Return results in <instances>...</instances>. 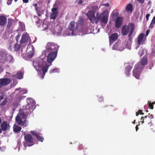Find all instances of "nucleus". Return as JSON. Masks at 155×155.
<instances>
[{
    "label": "nucleus",
    "instance_id": "1",
    "mask_svg": "<svg viewBox=\"0 0 155 155\" xmlns=\"http://www.w3.org/2000/svg\"><path fill=\"white\" fill-rule=\"evenodd\" d=\"M95 12L91 11H89L87 14L88 18L92 23L97 24L99 20L101 19V22L104 24H107L108 21V13L107 10L104 11L101 14L98 12L96 13V16L95 17Z\"/></svg>",
    "mask_w": 155,
    "mask_h": 155
},
{
    "label": "nucleus",
    "instance_id": "2",
    "mask_svg": "<svg viewBox=\"0 0 155 155\" xmlns=\"http://www.w3.org/2000/svg\"><path fill=\"white\" fill-rule=\"evenodd\" d=\"M33 66L36 70L38 67L39 68H41L43 73L44 75L47 72L49 66L50 65H48L47 62H45L43 60H41L40 61H35L33 62Z\"/></svg>",
    "mask_w": 155,
    "mask_h": 155
},
{
    "label": "nucleus",
    "instance_id": "3",
    "mask_svg": "<svg viewBox=\"0 0 155 155\" xmlns=\"http://www.w3.org/2000/svg\"><path fill=\"white\" fill-rule=\"evenodd\" d=\"M134 28V25L132 23H129L128 25H124L121 28V33L123 36L127 35L129 32L128 37H130L133 33Z\"/></svg>",
    "mask_w": 155,
    "mask_h": 155
},
{
    "label": "nucleus",
    "instance_id": "4",
    "mask_svg": "<svg viewBox=\"0 0 155 155\" xmlns=\"http://www.w3.org/2000/svg\"><path fill=\"white\" fill-rule=\"evenodd\" d=\"M27 104L23 107V111L26 113L32 112L35 108V103L32 99L29 98L27 100Z\"/></svg>",
    "mask_w": 155,
    "mask_h": 155
},
{
    "label": "nucleus",
    "instance_id": "5",
    "mask_svg": "<svg viewBox=\"0 0 155 155\" xmlns=\"http://www.w3.org/2000/svg\"><path fill=\"white\" fill-rule=\"evenodd\" d=\"M143 68L139 63L136 64L135 65L133 71V75L136 79H139L141 72Z\"/></svg>",
    "mask_w": 155,
    "mask_h": 155
},
{
    "label": "nucleus",
    "instance_id": "6",
    "mask_svg": "<svg viewBox=\"0 0 155 155\" xmlns=\"http://www.w3.org/2000/svg\"><path fill=\"white\" fill-rule=\"evenodd\" d=\"M59 47V46L51 42H48L45 46L46 50L48 52H58Z\"/></svg>",
    "mask_w": 155,
    "mask_h": 155
},
{
    "label": "nucleus",
    "instance_id": "7",
    "mask_svg": "<svg viewBox=\"0 0 155 155\" xmlns=\"http://www.w3.org/2000/svg\"><path fill=\"white\" fill-rule=\"evenodd\" d=\"M58 52L52 51L47 56V61L48 63H51L55 59L57 55Z\"/></svg>",
    "mask_w": 155,
    "mask_h": 155
},
{
    "label": "nucleus",
    "instance_id": "8",
    "mask_svg": "<svg viewBox=\"0 0 155 155\" xmlns=\"http://www.w3.org/2000/svg\"><path fill=\"white\" fill-rule=\"evenodd\" d=\"M125 44L117 41L113 47V49L115 50L122 51L125 48Z\"/></svg>",
    "mask_w": 155,
    "mask_h": 155
},
{
    "label": "nucleus",
    "instance_id": "9",
    "mask_svg": "<svg viewBox=\"0 0 155 155\" xmlns=\"http://www.w3.org/2000/svg\"><path fill=\"white\" fill-rule=\"evenodd\" d=\"M68 28L70 30L72 31L71 35H73L74 31L77 30L78 27V24L74 21H72L70 22L68 25Z\"/></svg>",
    "mask_w": 155,
    "mask_h": 155
},
{
    "label": "nucleus",
    "instance_id": "10",
    "mask_svg": "<svg viewBox=\"0 0 155 155\" xmlns=\"http://www.w3.org/2000/svg\"><path fill=\"white\" fill-rule=\"evenodd\" d=\"M12 82L11 79L9 78H2L0 79V85L1 87L7 85Z\"/></svg>",
    "mask_w": 155,
    "mask_h": 155
},
{
    "label": "nucleus",
    "instance_id": "11",
    "mask_svg": "<svg viewBox=\"0 0 155 155\" xmlns=\"http://www.w3.org/2000/svg\"><path fill=\"white\" fill-rule=\"evenodd\" d=\"M144 36L145 35L143 33H141L139 35L137 38V46H136V49H137L140 45L143 44Z\"/></svg>",
    "mask_w": 155,
    "mask_h": 155
},
{
    "label": "nucleus",
    "instance_id": "12",
    "mask_svg": "<svg viewBox=\"0 0 155 155\" xmlns=\"http://www.w3.org/2000/svg\"><path fill=\"white\" fill-rule=\"evenodd\" d=\"M25 140L27 143H32V144H28L29 147L33 145V139L30 134H27L24 137Z\"/></svg>",
    "mask_w": 155,
    "mask_h": 155
},
{
    "label": "nucleus",
    "instance_id": "13",
    "mask_svg": "<svg viewBox=\"0 0 155 155\" xmlns=\"http://www.w3.org/2000/svg\"><path fill=\"white\" fill-rule=\"evenodd\" d=\"M30 38L29 35L27 34H24L22 36V38L20 41L21 44H26L28 42L29 39Z\"/></svg>",
    "mask_w": 155,
    "mask_h": 155
},
{
    "label": "nucleus",
    "instance_id": "14",
    "mask_svg": "<svg viewBox=\"0 0 155 155\" xmlns=\"http://www.w3.org/2000/svg\"><path fill=\"white\" fill-rule=\"evenodd\" d=\"M10 126L9 124H8L7 122L4 121L1 125V127L3 131H5L7 130H9L10 127Z\"/></svg>",
    "mask_w": 155,
    "mask_h": 155
},
{
    "label": "nucleus",
    "instance_id": "15",
    "mask_svg": "<svg viewBox=\"0 0 155 155\" xmlns=\"http://www.w3.org/2000/svg\"><path fill=\"white\" fill-rule=\"evenodd\" d=\"M123 22V18L121 17H118L115 21V27L119 28L121 26Z\"/></svg>",
    "mask_w": 155,
    "mask_h": 155
},
{
    "label": "nucleus",
    "instance_id": "16",
    "mask_svg": "<svg viewBox=\"0 0 155 155\" xmlns=\"http://www.w3.org/2000/svg\"><path fill=\"white\" fill-rule=\"evenodd\" d=\"M109 38L110 41H115L118 39V34L116 33L112 34L109 37Z\"/></svg>",
    "mask_w": 155,
    "mask_h": 155
},
{
    "label": "nucleus",
    "instance_id": "17",
    "mask_svg": "<svg viewBox=\"0 0 155 155\" xmlns=\"http://www.w3.org/2000/svg\"><path fill=\"white\" fill-rule=\"evenodd\" d=\"M7 22V19L4 16H0V26L5 25Z\"/></svg>",
    "mask_w": 155,
    "mask_h": 155
},
{
    "label": "nucleus",
    "instance_id": "18",
    "mask_svg": "<svg viewBox=\"0 0 155 155\" xmlns=\"http://www.w3.org/2000/svg\"><path fill=\"white\" fill-rule=\"evenodd\" d=\"M133 10V6L132 4L130 3L128 4L126 7L125 11L127 13H131Z\"/></svg>",
    "mask_w": 155,
    "mask_h": 155
},
{
    "label": "nucleus",
    "instance_id": "19",
    "mask_svg": "<svg viewBox=\"0 0 155 155\" xmlns=\"http://www.w3.org/2000/svg\"><path fill=\"white\" fill-rule=\"evenodd\" d=\"M23 74L21 71L18 72L16 74L13 75L12 77L18 79H21L23 78Z\"/></svg>",
    "mask_w": 155,
    "mask_h": 155
},
{
    "label": "nucleus",
    "instance_id": "20",
    "mask_svg": "<svg viewBox=\"0 0 155 155\" xmlns=\"http://www.w3.org/2000/svg\"><path fill=\"white\" fill-rule=\"evenodd\" d=\"M148 62L147 57V56H144L140 61V64L142 66L146 65Z\"/></svg>",
    "mask_w": 155,
    "mask_h": 155
},
{
    "label": "nucleus",
    "instance_id": "21",
    "mask_svg": "<svg viewBox=\"0 0 155 155\" xmlns=\"http://www.w3.org/2000/svg\"><path fill=\"white\" fill-rule=\"evenodd\" d=\"M132 68V66L130 65H128L127 66L125 69V72L127 75H129L130 70Z\"/></svg>",
    "mask_w": 155,
    "mask_h": 155
},
{
    "label": "nucleus",
    "instance_id": "22",
    "mask_svg": "<svg viewBox=\"0 0 155 155\" xmlns=\"http://www.w3.org/2000/svg\"><path fill=\"white\" fill-rule=\"evenodd\" d=\"M15 120L18 125H20L22 124L23 121L21 119L20 116H17L15 117Z\"/></svg>",
    "mask_w": 155,
    "mask_h": 155
},
{
    "label": "nucleus",
    "instance_id": "23",
    "mask_svg": "<svg viewBox=\"0 0 155 155\" xmlns=\"http://www.w3.org/2000/svg\"><path fill=\"white\" fill-rule=\"evenodd\" d=\"M13 128V131L16 133H19L21 129V128L20 127L15 124L14 125Z\"/></svg>",
    "mask_w": 155,
    "mask_h": 155
},
{
    "label": "nucleus",
    "instance_id": "24",
    "mask_svg": "<svg viewBox=\"0 0 155 155\" xmlns=\"http://www.w3.org/2000/svg\"><path fill=\"white\" fill-rule=\"evenodd\" d=\"M14 22V20L11 18H9L8 19L7 27L8 28H10Z\"/></svg>",
    "mask_w": 155,
    "mask_h": 155
},
{
    "label": "nucleus",
    "instance_id": "25",
    "mask_svg": "<svg viewBox=\"0 0 155 155\" xmlns=\"http://www.w3.org/2000/svg\"><path fill=\"white\" fill-rule=\"evenodd\" d=\"M21 46L20 44L18 45V43L15 44L14 45V51H18L20 48Z\"/></svg>",
    "mask_w": 155,
    "mask_h": 155
},
{
    "label": "nucleus",
    "instance_id": "26",
    "mask_svg": "<svg viewBox=\"0 0 155 155\" xmlns=\"http://www.w3.org/2000/svg\"><path fill=\"white\" fill-rule=\"evenodd\" d=\"M21 89L20 88H18V89H16L15 90V91H17L18 90H19V92L18 93V95H20L23 94H26L27 92V90H21Z\"/></svg>",
    "mask_w": 155,
    "mask_h": 155
},
{
    "label": "nucleus",
    "instance_id": "27",
    "mask_svg": "<svg viewBox=\"0 0 155 155\" xmlns=\"http://www.w3.org/2000/svg\"><path fill=\"white\" fill-rule=\"evenodd\" d=\"M155 24V15L153 17L150 24L149 26V28H152L153 27V25Z\"/></svg>",
    "mask_w": 155,
    "mask_h": 155
},
{
    "label": "nucleus",
    "instance_id": "28",
    "mask_svg": "<svg viewBox=\"0 0 155 155\" xmlns=\"http://www.w3.org/2000/svg\"><path fill=\"white\" fill-rule=\"evenodd\" d=\"M58 13H52L50 15V18L55 19L56 18Z\"/></svg>",
    "mask_w": 155,
    "mask_h": 155
},
{
    "label": "nucleus",
    "instance_id": "29",
    "mask_svg": "<svg viewBox=\"0 0 155 155\" xmlns=\"http://www.w3.org/2000/svg\"><path fill=\"white\" fill-rule=\"evenodd\" d=\"M7 103V99L5 98L4 100L0 103V106H3L5 105Z\"/></svg>",
    "mask_w": 155,
    "mask_h": 155
},
{
    "label": "nucleus",
    "instance_id": "30",
    "mask_svg": "<svg viewBox=\"0 0 155 155\" xmlns=\"http://www.w3.org/2000/svg\"><path fill=\"white\" fill-rule=\"evenodd\" d=\"M78 23L79 25H82L84 24L83 18H79L78 21Z\"/></svg>",
    "mask_w": 155,
    "mask_h": 155
},
{
    "label": "nucleus",
    "instance_id": "31",
    "mask_svg": "<svg viewBox=\"0 0 155 155\" xmlns=\"http://www.w3.org/2000/svg\"><path fill=\"white\" fill-rule=\"evenodd\" d=\"M7 60L9 61V62H12L13 59V57L11 55H9L7 57Z\"/></svg>",
    "mask_w": 155,
    "mask_h": 155
},
{
    "label": "nucleus",
    "instance_id": "32",
    "mask_svg": "<svg viewBox=\"0 0 155 155\" xmlns=\"http://www.w3.org/2000/svg\"><path fill=\"white\" fill-rule=\"evenodd\" d=\"M36 138L38 140L41 141L42 142L44 140V138L40 136H39L38 135L36 137Z\"/></svg>",
    "mask_w": 155,
    "mask_h": 155
},
{
    "label": "nucleus",
    "instance_id": "33",
    "mask_svg": "<svg viewBox=\"0 0 155 155\" xmlns=\"http://www.w3.org/2000/svg\"><path fill=\"white\" fill-rule=\"evenodd\" d=\"M25 113H26L23 111V112L20 113V115L21 117L22 118H25L26 117V114H25Z\"/></svg>",
    "mask_w": 155,
    "mask_h": 155
},
{
    "label": "nucleus",
    "instance_id": "34",
    "mask_svg": "<svg viewBox=\"0 0 155 155\" xmlns=\"http://www.w3.org/2000/svg\"><path fill=\"white\" fill-rule=\"evenodd\" d=\"M148 105L149 107L150 108V109H153V105L151 104V102L150 101H148Z\"/></svg>",
    "mask_w": 155,
    "mask_h": 155
},
{
    "label": "nucleus",
    "instance_id": "35",
    "mask_svg": "<svg viewBox=\"0 0 155 155\" xmlns=\"http://www.w3.org/2000/svg\"><path fill=\"white\" fill-rule=\"evenodd\" d=\"M57 9L58 8H53L51 9V11L52 13H58Z\"/></svg>",
    "mask_w": 155,
    "mask_h": 155
},
{
    "label": "nucleus",
    "instance_id": "36",
    "mask_svg": "<svg viewBox=\"0 0 155 155\" xmlns=\"http://www.w3.org/2000/svg\"><path fill=\"white\" fill-rule=\"evenodd\" d=\"M58 70H59V69L58 68H54V69H52V71H50V73H52L58 72Z\"/></svg>",
    "mask_w": 155,
    "mask_h": 155
},
{
    "label": "nucleus",
    "instance_id": "37",
    "mask_svg": "<svg viewBox=\"0 0 155 155\" xmlns=\"http://www.w3.org/2000/svg\"><path fill=\"white\" fill-rule=\"evenodd\" d=\"M28 122L26 120L23 121V123L22 124V125L24 126V127H25L27 126L28 125Z\"/></svg>",
    "mask_w": 155,
    "mask_h": 155
},
{
    "label": "nucleus",
    "instance_id": "38",
    "mask_svg": "<svg viewBox=\"0 0 155 155\" xmlns=\"http://www.w3.org/2000/svg\"><path fill=\"white\" fill-rule=\"evenodd\" d=\"M153 65L152 63L150 64L148 66H147V68H148L149 69L151 70L152 69V68L153 67Z\"/></svg>",
    "mask_w": 155,
    "mask_h": 155
},
{
    "label": "nucleus",
    "instance_id": "39",
    "mask_svg": "<svg viewBox=\"0 0 155 155\" xmlns=\"http://www.w3.org/2000/svg\"><path fill=\"white\" fill-rule=\"evenodd\" d=\"M147 117V116H145L144 117H142L141 118V120H142L141 121V122L142 123V124H143L144 123V118H145L146 119Z\"/></svg>",
    "mask_w": 155,
    "mask_h": 155
},
{
    "label": "nucleus",
    "instance_id": "40",
    "mask_svg": "<svg viewBox=\"0 0 155 155\" xmlns=\"http://www.w3.org/2000/svg\"><path fill=\"white\" fill-rule=\"evenodd\" d=\"M13 45H12V43H11L8 47V49L12 51L13 48Z\"/></svg>",
    "mask_w": 155,
    "mask_h": 155
},
{
    "label": "nucleus",
    "instance_id": "41",
    "mask_svg": "<svg viewBox=\"0 0 155 155\" xmlns=\"http://www.w3.org/2000/svg\"><path fill=\"white\" fill-rule=\"evenodd\" d=\"M92 9L94 11H97L98 9V6H94L92 7Z\"/></svg>",
    "mask_w": 155,
    "mask_h": 155
},
{
    "label": "nucleus",
    "instance_id": "42",
    "mask_svg": "<svg viewBox=\"0 0 155 155\" xmlns=\"http://www.w3.org/2000/svg\"><path fill=\"white\" fill-rule=\"evenodd\" d=\"M20 35H18L16 37V40L17 42H18L20 38Z\"/></svg>",
    "mask_w": 155,
    "mask_h": 155
},
{
    "label": "nucleus",
    "instance_id": "43",
    "mask_svg": "<svg viewBox=\"0 0 155 155\" xmlns=\"http://www.w3.org/2000/svg\"><path fill=\"white\" fill-rule=\"evenodd\" d=\"M34 53H30L28 55V57L29 58H32L33 56Z\"/></svg>",
    "mask_w": 155,
    "mask_h": 155
},
{
    "label": "nucleus",
    "instance_id": "44",
    "mask_svg": "<svg viewBox=\"0 0 155 155\" xmlns=\"http://www.w3.org/2000/svg\"><path fill=\"white\" fill-rule=\"evenodd\" d=\"M150 16V14H147L146 15V21H148V20L149 19V17Z\"/></svg>",
    "mask_w": 155,
    "mask_h": 155
},
{
    "label": "nucleus",
    "instance_id": "45",
    "mask_svg": "<svg viewBox=\"0 0 155 155\" xmlns=\"http://www.w3.org/2000/svg\"><path fill=\"white\" fill-rule=\"evenodd\" d=\"M82 144H80L78 146V148L80 150H81L83 149V148L82 147Z\"/></svg>",
    "mask_w": 155,
    "mask_h": 155
},
{
    "label": "nucleus",
    "instance_id": "46",
    "mask_svg": "<svg viewBox=\"0 0 155 155\" xmlns=\"http://www.w3.org/2000/svg\"><path fill=\"white\" fill-rule=\"evenodd\" d=\"M31 133L32 135L35 136L36 137L38 135V134H37L36 133L33 131H31Z\"/></svg>",
    "mask_w": 155,
    "mask_h": 155
},
{
    "label": "nucleus",
    "instance_id": "47",
    "mask_svg": "<svg viewBox=\"0 0 155 155\" xmlns=\"http://www.w3.org/2000/svg\"><path fill=\"white\" fill-rule=\"evenodd\" d=\"M142 111V110H140L138 111L137 112L139 114L143 115L144 114V113H143Z\"/></svg>",
    "mask_w": 155,
    "mask_h": 155
},
{
    "label": "nucleus",
    "instance_id": "48",
    "mask_svg": "<svg viewBox=\"0 0 155 155\" xmlns=\"http://www.w3.org/2000/svg\"><path fill=\"white\" fill-rule=\"evenodd\" d=\"M12 0H8L7 2V4L8 5H10L12 3Z\"/></svg>",
    "mask_w": 155,
    "mask_h": 155
},
{
    "label": "nucleus",
    "instance_id": "49",
    "mask_svg": "<svg viewBox=\"0 0 155 155\" xmlns=\"http://www.w3.org/2000/svg\"><path fill=\"white\" fill-rule=\"evenodd\" d=\"M4 96L3 95H0V103L1 102L2 100L4 99Z\"/></svg>",
    "mask_w": 155,
    "mask_h": 155
},
{
    "label": "nucleus",
    "instance_id": "50",
    "mask_svg": "<svg viewBox=\"0 0 155 155\" xmlns=\"http://www.w3.org/2000/svg\"><path fill=\"white\" fill-rule=\"evenodd\" d=\"M103 5L104 6L107 7H109L110 5H109V3H107L106 4H104Z\"/></svg>",
    "mask_w": 155,
    "mask_h": 155
},
{
    "label": "nucleus",
    "instance_id": "51",
    "mask_svg": "<svg viewBox=\"0 0 155 155\" xmlns=\"http://www.w3.org/2000/svg\"><path fill=\"white\" fill-rule=\"evenodd\" d=\"M33 5L35 7L36 10H37L38 9V7L37 6V4L36 3H35L33 4Z\"/></svg>",
    "mask_w": 155,
    "mask_h": 155
},
{
    "label": "nucleus",
    "instance_id": "52",
    "mask_svg": "<svg viewBox=\"0 0 155 155\" xmlns=\"http://www.w3.org/2000/svg\"><path fill=\"white\" fill-rule=\"evenodd\" d=\"M18 103H17V102H14L13 103V105L14 106L17 107L18 106Z\"/></svg>",
    "mask_w": 155,
    "mask_h": 155
},
{
    "label": "nucleus",
    "instance_id": "53",
    "mask_svg": "<svg viewBox=\"0 0 155 155\" xmlns=\"http://www.w3.org/2000/svg\"><path fill=\"white\" fill-rule=\"evenodd\" d=\"M83 3V1L82 0H79L78 2V4H81Z\"/></svg>",
    "mask_w": 155,
    "mask_h": 155
},
{
    "label": "nucleus",
    "instance_id": "54",
    "mask_svg": "<svg viewBox=\"0 0 155 155\" xmlns=\"http://www.w3.org/2000/svg\"><path fill=\"white\" fill-rule=\"evenodd\" d=\"M150 32V30L149 29H148L147 30L146 32V36H147L149 34V33Z\"/></svg>",
    "mask_w": 155,
    "mask_h": 155
},
{
    "label": "nucleus",
    "instance_id": "55",
    "mask_svg": "<svg viewBox=\"0 0 155 155\" xmlns=\"http://www.w3.org/2000/svg\"><path fill=\"white\" fill-rule=\"evenodd\" d=\"M149 117L150 119H152L153 118V115L152 114H151L149 116Z\"/></svg>",
    "mask_w": 155,
    "mask_h": 155
},
{
    "label": "nucleus",
    "instance_id": "56",
    "mask_svg": "<svg viewBox=\"0 0 155 155\" xmlns=\"http://www.w3.org/2000/svg\"><path fill=\"white\" fill-rule=\"evenodd\" d=\"M131 35H130V37H128L129 38V40L130 41V42L132 40V38Z\"/></svg>",
    "mask_w": 155,
    "mask_h": 155
},
{
    "label": "nucleus",
    "instance_id": "57",
    "mask_svg": "<svg viewBox=\"0 0 155 155\" xmlns=\"http://www.w3.org/2000/svg\"><path fill=\"white\" fill-rule=\"evenodd\" d=\"M29 0H23V2L25 3H27L28 2Z\"/></svg>",
    "mask_w": 155,
    "mask_h": 155
},
{
    "label": "nucleus",
    "instance_id": "58",
    "mask_svg": "<svg viewBox=\"0 0 155 155\" xmlns=\"http://www.w3.org/2000/svg\"><path fill=\"white\" fill-rule=\"evenodd\" d=\"M140 125V124H138V125ZM138 125H137L136 126V131H137V130H138L139 129V128L138 127Z\"/></svg>",
    "mask_w": 155,
    "mask_h": 155
},
{
    "label": "nucleus",
    "instance_id": "59",
    "mask_svg": "<svg viewBox=\"0 0 155 155\" xmlns=\"http://www.w3.org/2000/svg\"><path fill=\"white\" fill-rule=\"evenodd\" d=\"M99 100L100 102L102 101H103V97H100Z\"/></svg>",
    "mask_w": 155,
    "mask_h": 155
},
{
    "label": "nucleus",
    "instance_id": "60",
    "mask_svg": "<svg viewBox=\"0 0 155 155\" xmlns=\"http://www.w3.org/2000/svg\"><path fill=\"white\" fill-rule=\"evenodd\" d=\"M136 116H138V115H139V113H138L137 112H136Z\"/></svg>",
    "mask_w": 155,
    "mask_h": 155
},
{
    "label": "nucleus",
    "instance_id": "61",
    "mask_svg": "<svg viewBox=\"0 0 155 155\" xmlns=\"http://www.w3.org/2000/svg\"><path fill=\"white\" fill-rule=\"evenodd\" d=\"M139 54L140 57H141L143 55V54H140V52L139 53Z\"/></svg>",
    "mask_w": 155,
    "mask_h": 155
},
{
    "label": "nucleus",
    "instance_id": "62",
    "mask_svg": "<svg viewBox=\"0 0 155 155\" xmlns=\"http://www.w3.org/2000/svg\"><path fill=\"white\" fill-rule=\"evenodd\" d=\"M2 128L1 129L0 128V133H2Z\"/></svg>",
    "mask_w": 155,
    "mask_h": 155
},
{
    "label": "nucleus",
    "instance_id": "63",
    "mask_svg": "<svg viewBox=\"0 0 155 155\" xmlns=\"http://www.w3.org/2000/svg\"><path fill=\"white\" fill-rule=\"evenodd\" d=\"M155 102H153L151 104H152L153 105L155 104Z\"/></svg>",
    "mask_w": 155,
    "mask_h": 155
},
{
    "label": "nucleus",
    "instance_id": "64",
    "mask_svg": "<svg viewBox=\"0 0 155 155\" xmlns=\"http://www.w3.org/2000/svg\"><path fill=\"white\" fill-rule=\"evenodd\" d=\"M135 121H136V120H134V122H133V124H134L135 123Z\"/></svg>",
    "mask_w": 155,
    "mask_h": 155
}]
</instances>
